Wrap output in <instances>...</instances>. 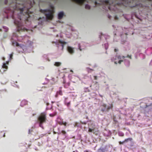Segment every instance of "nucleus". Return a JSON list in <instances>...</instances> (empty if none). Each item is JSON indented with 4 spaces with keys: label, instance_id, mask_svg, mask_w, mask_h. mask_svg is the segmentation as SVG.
Masks as SVG:
<instances>
[{
    "label": "nucleus",
    "instance_id": "nucleus-1",
    "mask_svg": "<svg viewBox=\"0 0 152 152\" xmlns=\"http://www.w3.org/2000/svg\"><path fill=\"white\" fill-rule=\"evenodd\" d=\"M40 12L45 14L47 20H51L53 17V10L51 9H40Z\"/></svg>",
    "mask_w": 152,
    "mask_h": 152
},
{
    "label": "nucleus",
    "instance_id": "nucleus-2",
    "mask_svg": "<svg viewBox=\"0 0 152 152\" xmlns=\"http://www.w3.org/2000/svg\"><path fill=\"white\" fill-rule=\"evenodd\" d=\"M25 7H24L19 9L20 11V14L23 16L22 18H24L25 20L28 21V18L30 17L29 14L31 13L29 11V9L28 8L25 12Z\"/></svg>",
    "mask_w": 152,
    "mask_h": 152
},
{
    "label": "nucleus",
    "instance_id": "nucleus-3",
    "mask_svg": "<svg viewBox=\"0 0 152 152\" xmlns=\"http://www.w3.org/2000/svg\"><path fill=\"white\" fill-rule=\"evenodd\" d=\"M88 132H93L96 135H98L99 133L98 128L96 127L95 124H90L88 126Z\"/></svg>",
    "mask_w": 152,
    "mask_h": 152
},
{
    "label": "nucleus",
    "instance_id": "nucleus-4",
    "mask_svg": "<svg viewBox=\"0 0 152 152\" xmlns=\"http://www.w3.org/2000/svg\"><path fill=\"white\" fill-rule=\"evenodd\" d=\"M46 120V113L45 112L41 113L38 118V120L39 124L45 123Z\"/></svg>",
    "mask_w": 152,
    "mask_h": 152
},
{
    "label": "nucleus",
    "instance_id": "nucleus-5",
    "mask_svg": "<svg viewBox=\"0 0 152 152\" xmlns=\"http://www.w3.org/2000/svg\"><path fill=\"white\" fill-rule=\"evenodd\" d=\"M18 18L19 19V21L17 20H15L14 22L15 24L16 25L17 27H20L22 25L21 21L22 19L19 16L18 17Z\"/></svg>",
    "mask_w": 152,
    "mask_h": 152
},
{
    "label": "nucleus",
    "instance_id": "nucleus-6",
    "mask_svg": "<svg viewBox=\"0 0 152 152\" xmlns=\"http://www.w3.org/2000/svg\"><path fill=\"white\" fill-rule=\"evenodd\" d=\"M104 3L105 4L106 6L107 7V8L105 9L104 8H103L105 10L109 9L110 10H111V7L110 4L109 3V0H105L104 1Z\"/></svg>",
    "mask_w": 152,
    "mask_h": 152
},
{
    "label": "nucleus",
    "instance_id": "nucleus-7",
    "mask_svg": "<svg viewBox=\"0 0 152 152\" xmlns=\"http://www.w3.org/2000/svg\"><path fill=\"white\" fill-rule=\"evenodd\" d=\"M12 45L13 46H16L17 47H19L20 48L23 49L24 46L23 45L19 44L18 43L15 41L12 42Z\"/></svg>",
    "mask_w": 152,
    "mask_h": 152
},
{
    "label": "nucleus",
    "instance_id": "nucleus-8",
    "mask_svg": "<svg viewBox=\"0 0 152 152\" xmlns=\"http://www.w3.org/2000/svg\"><path fill=\"white\" fill-rule=\"evenodd\" d=\"M67 50L69 53L72 54L74 53V48H72L70 46H68L67 47Z\"/></svg>",
    "mask_w": 152,
    "mask_h": 152
},
{
    "label": "nucleus",
    "instance_id": "nucleus-9",
    "mask_svg": "<svg viewBox=\"0 0 152 152\" xmlns=\"http://www.w3.org/2000/svg\"><path fill=\"white\" fill-rule=\"evenodd\" d=\"M73 1L80 5H82L86 0H72Z\"/></svg>",
    "mask_w": 152,
    "mask_h": 152
},
{
    "label": "nucleus",
    "instance_id": "nucleus-10",
    "mask_svg": "<svg viewBox=\"0 0 152 152\" xmlns=\"http://www.w3.org/2000/svg\"><path fill=\"white\" fill-rule=\"evenodd\" d=\"M101 110L102 112L107 110V106L105 104H103L101 106Z\"/></svg>",
    "mask_w": 152,
    "mask_h": 152
},
{
    "label": "nucleus",
    "instance_id": "nucleus-11",
    "mask_svg": "<svg viewBox=\"0 0 152 152\" xmlns=\"http://www.w3.org/2000/svg\"><path fill=\"white\" fill-rule=\"evenodd\" d=\"M64 15V12H60L58 14V19H61Z\"/></svg>",
    "mask_w": 152,
    "mask_h": 152
},
{
    "label": "nucleus",
    "instance_id": "nucleus-12",
    "mask_svg": "<svg viewBox=\"0 0 152 152\" xmlns=\"http://www.w3.org/2000/svg\"><path fill=\"white\" fill-rule=\"evenodd\" d=\"M8 63L9 61H8L6 62V64L5 63H3L2 66V67L4 68H5V69H7L8 68V66L6 65V64H8Z\"/></svg>",
    "mask_w": 152,
    "mask_h": 152
},
{
    "label": "nucleus",
    "instance_id": "nucleus-13",
    "mask_svg": "<svg viewBox=\"0 0 152 152\" xmlns=\"http://www.w3.org/2000/svg\"><path fill=\"white\" fill-rule=\"evenodd\" d=\"M105 149L104 148H100L98 150V152H105Z\"/></svg>",
    "mask_w": 152,
    "mask_h": 152
},
{
    "label": "nucleus",
    "instance_id": "nucleus-14",
    "mask_svg": "<svg viewBox=\"0 0 152 152\" xmlns=\"http://www.w3.org/2000/svg\"><path fill=\"white\" fill-rule=\"evenodd\" d=\"M61 64V63L60 62H55L54 64V65L56 66H59Z\"/></svg>",
    "mask_w": 152,
    "mask_h": 152
},
{
    "label": "nucleus",
    "instance_id": "nucleus-15",
    "mask_svg": "<svg viewBox=\"0 0 152 152\" xmlns=\"http://www.w3.org/2000/svg\"><path fill=\"white\" fill-rule=\"evenodd\" d=\"M132 140V138H129L127 139H125L124 141L125 142H127L129 141H131Z\"/></svg>",
    "mask_w": 152,
    "mask_h": 152
},
{
    "label": "nucleus",
    "instance_id": "nucleus-16",
    "mask_svg": "<svg viewBox=\"0 0 152 152\" xmlns=\"http://www.w3.org/2000/svg\"><path fill=\"white\" fill-rule=\"evenodd\" d=\"M117 58L118 59H124L125 58V57L124 56L121 57L120 55H118L117 56Z\"/></svg>",
    "mask_w": 152,
    "mask_h": 152
},
{
    "label": "nucleus",
    "instance_id": "nucleus-17",
    "mask_svg": "<svg viewBox=\"0 0 152 152\" xmlns=\"http://www.w3.org/2000/svg\"><path fill=\"white\" fill-rule=\"evenodd\" d=\"M113 107V105L111 104L110 106H108L107 107V110L108 111L110 109H112Z\"/></svg>",
    "mask_w": 152,
    "mask_h": 152
},
{
    "label": "nucleus",
    "instance_id": "nucleus-18",
    "mask_svg": "<svg viewBox=\"0 0 152 152\" xmlns=\"http://www.w3.org/2000/svg\"><path fill=\"white\" fill-rule=\"evenodd\" d=\"M57 95H62V91L61 90H59V91H58L57 93Z\"/></svg>",
    "mask_w": 152,
    "mask_h": 152
},
{
    "label": "nucleus",
    "instance_id": "nucleus-19",
    "mask_svg": "<svg viewBox=\"0 0 152 152\" xmlns=\"http://www.w3.org/2000/svg\"><path fill=\"white\" fill-rule=\"evenodd\" d=\"M56 113H54L52 114H50L49 115L50 117H53L56 115Z\"/></svg>",
    "mask_w": 152,
    "mask_h": 152
},
{
    "label": "nucleus",
    "instance_id": "nucleus-20",
    "mask_svg": "<svg viewBox=\"0 0 152 152\" xmlns=\"http://www.w3.org/2000/svg\"><path fill=\"white\" fill-rule=\"evenodd\" d=\"M85 8L89 10L90 9V7L89 5L87 4L85 6Z\"/></svg>",
    "mask_w": 152,
    "mask_h": 152
},
{
    "label": "nucleus",
    "instance_id": "nucleus-21",
    "mask_svg": "<svg viewBox=\"0 0 152 152\" xmlns=\"http://www.w3.org/2000/svg\"><path fill=\"white\" fill-rule=\"evenodd\" d=\"M13 53H12L10 55V58L11 59L12 58V56H13Z\"/></svg>",
    "mask_w": 152,
    "mask_h": 152
},
{
    "label": "nucleus",
    "instance_id": "nucleus-22",
    "mask_svg": "<svg viewBox=\"0 0 152 152\" xmlns=\"http://www.w3.org/2000/svg\"><path fill=\"white\" fill-rule=\"evenodd\" d=\"M125 142H124V141H123V142H121V141H120L119 142V144L120 145H121V144H124V143Z\"/></svg>",
    "mask_w": 152,
    "mask_h": 152
},
{
    "label": "nucleus",
    "instance_id": "nucleus-23",
    "mask_svg": "<svg viewBox=\"0 0 152 152\" xmlns=\"http://www.w3.org/2000/svg\"><path fill=\"white\" fill-rule=\"evenodd\" d=\"M119 135L121 136H124V134L123 133H119Z\"/></svg>",
    "mask_w": 152,
    "mask_h": 152
},
{
    "label": "nucleus",
    "instance_id": "nucleus-24",
    "mask_svg": "<svg viewBox=\"0 0 152 152\" xmlns=\"http://www.w3.org/2000/svg\"><path fill=\"white\" fill-rule=\"evenodd\" d=\"M125 57V58H126V57H128V58H130V59H131V58H132L131 56H129V55H127V56H126V57Z\"/></svg>",
    "mask_w": 152,
    "mask_h": 152
},
{
    "label": "nucleus",
    "instance_id": "nucleus-25",
    "mask_svg": "<svg viewBox=\"0 0 152 152\" xmlns=\"http://www.w3.org/2000/svg\"><path fill=\"white\" fill-rule=\"evenodd\" d=\"M123 60H119L118 62V63L119 64H121V62H123Z\"/></svg>",
    "mask_w": 152,
    "mask_h": 152
},
{
    "label": "nucleus",
    "instance_id": "nucleus-26",
    "mask_svg": "<svg viewBox=\"0 0 152 152\" xmlns=\"http://www.w3.org/2000/svg\"><path fill=\"white\" fill-rule=\"evenodd\" d=\"M32 130H31V129H29V131H28V133L30 134L31 133V132H32Z\"/></svg>",
    "mask_w": 152,
    "mask_h": 152
},
{
    "label": "nucleus",
    "instance_id": "nucleus-27",
    "mask_svg": "<svg viewBox=\"0 0 152 152\" xmlns=\"http://www.w3.org/2000/svg\"><path fill=\"white\" fill-rule=\"evenodd\" d=\"M4 28L6 29L5 30V32H7L8 31V28L6 27Z\"/></svg>",
    "mask_w": 152,
    "mask_h": 152
},
{
    "label": "nucleus",
    "instance_id": "nucleus-28",
    "mask_svg": "<svg viewBox=\"0 0 152 152\" xmlns=\"http://www.w3.org/2000/svg\"><path fill=\"white\" fill-rule=\"evenodd\" d=\"M60 42L61 43L64 44H66V43L64 42Z\"/></svg>",
    "mask_w": 152,
    "mask_h": 152
},
{
    "label": "nucleus",
    "instance_id": "nucleus-29",
    "mask_svg": "<svg viewBox=\"0 0 152 152\" xmlns=\"http://www.w3.org/2000/svg\"><path fill=\"white\" fill-rule=\"evenodd\" d=\"M137 4H136V5H135V6L131 7L133 8L134 7H137Z\"/></svg>",
    "mask_w": 152,
    "mask_h": 152
},
{
    "label": "nucleus",
    "instance_id": "nucleus-30",
    "mask_svg": "<svg viewBox=\"0 0 152 152\" xmlns=\"http://www.w3.org/2000/svg\"><path fill=\"white\" fill-rule=\"evenodd\" d=\"M94 79L95 80H96L97 79V76H94Z\"/></svg>",
    "mask_w": 152,
    "mask_h": 152
},
{
    "label": "nucleus",
    "instance_id": "nucleus-31",
    "mask_svg": "<svg viewBox=\"0 0 152 152\" xmlns=\"http://www.w3.org/2000/svg\"><path fill=\"white\" fill-rule=\"evenodd\" d=\"M114 18H115V20H118V18L117 16H115V17Z\"/></svg>",
    "mask_w": 152,
    "mask_h": 152
},
{
    "label": "nucleus",
    "instance_id": "nucleus-32",
    "mask_svg": "<svg viewBox=\"0 0 152 152\" xmlns=\"http://www.w3.org/2000/svg\"><path fill=\"white\" fill-rule=\"evenodd\" d=\"M70 104V102H68V103H67V105L68 106H69V105Z\"/></svg>",
    "mask_w": 152,
    "mask_h": 152
},
{
    "label": "nucleus",
    "instance_id": "nucleus-33",
    "mask_svg": "<svg viewBox=\"0 0 152 152\" xmlns=\"http://www.w3.org/2000/svg\"><path fill=\"white\" fill-rule=\"evenodd\" d=\"M62 133L64 134H65L66 133V132L64 131H62Z\"/></svg>",
    "mask_w": 152,
    "mask_h": 152
},
{
    "label": "nucleus",
    "instance_id": "nucleus-34",
    "mask_svg": "<svg viewBox=\"0 0 152 152\" xmlns=\"http://www.w3.org/2000/svg\"><path fill=\"white\" fill-rule=\"evenodd\" d=\"M95 4L96 5H97L98 4H98L96 1L95 2Z\"/></svg>",
    "mask_w": 152,
    "mask_h": 152
},
{
    "label": "nucleus",
    "instance_id": "nucleus-35",
    "mask_svg": "<svg viewBox=\"0 0 152 152\" xmlns=\"http://www.w3.org/2000/svg\"><path fill=\"white\" fill-rule=\"evenodd\" d=\"M42 124H39V126L43 128V127L42 126Z\"/></svg>",
    "mask_w": 152,
    "mask_h": 152
},
{
    "label": "nucleus",
    "instance_id": "nucleus-36",
    "mask_svg": "<svg viewBox=\"0 0 152 152\" xmlns=\"http://www.w3.org/2000/svg\"><path fill=\"white\" fill-rule=\"evenodd\" d=\"M117 50H117V49H114V51H115V52H117Z\"/></svg>",
    "mask_w": 152,
    "mask_h": 152
},
{
    "label": "nucleus",
    "instance_id": "nucleus-37",
    "mask_svg": "<svg viewBox=\"0 0 152 152\" xmlns=\"http://www.w3.org/2000/svg\"><path fill=\"white\" fill-rule=\"evenodd\" d=\"M12 18L14 20V14H13V16H12Z\"/></svg>",
    "mask_w": 152,
    "mask_h": 152
},
{
    "label": "nucleus",
    "instance_id": "nucleus-38",
    "mask_svg": "<svg viewBox=\"0 0 152 152\" xmlns=\"http://www.w3.org/2000/svg\"><path fill=\"white\" fill-rule=\"evenodd\" d=\"M111 17V16L109 15V16H108V18H109V19H110Z\"/></svg>",
    "mask_w": 152,
    "mask_h": 152
},
{
    "label": "nucleus",
    "instance_id": "nucleus-39",
    "mask_svg": "<svg viewBox=\"0 0 152 152\" xmlns=\"http://www.w3.org/2000/svg\"><path fill=\"white\" fill-rule=\"evenodd\" d=\"M2 59L3 60H5V58L4 57H3L2 58Z\"/></svg>",
    "mask_w": 152,
    "mask_h": 152
},
{
    "label": "nucleus",
    "instance_id": "nucleus-40",
    "mask_svg": "<svg viewBox=\"0 0 152 152\" xmlns=\"http://www.w3.org/2000/svg\"><path fill=\"white\" fill-rule=\"evenodd\" d=\"M114 63H115V64H117V62H116V61H115V62H114Z\"/></svg>",
    "mask_w": 152,
    "mask_h": 152
},
{
    "label": "nucleus",
    "instance_id": "nucleus-41",
    "mask_svg": "<svg viewBox=\"0 0 152 152\" xmlns=\"http://www.w3.org/2000/svg\"><path fill=\"white\" fill-rule=\"evenodd\" d=\"M59 124H66V123H59Z\"/></svg>",
    "mask_w": 152,
    "mask_h": 152
},
{
    "label": "nucleus",
    "instance_id": "nucleus-42",
    "mask_svg": "<svg viewBox=\"0 0 152 152\" xmlns=\"http://www.w3.org/2000/svg\"><path fill=\"white\" fill-rule=\"evenodd\" d=\"M36 115V114H33L32 115V116H34V115Z\"/></svg>",
    "mask_w": 152,
    "mask_h": 152
},
{
    "label": "nucleus",
    "instance_id": "nucleus-43",
    "mask_svg": "<svg viewBox=\"0 0 152 152\" xmlns=\"http://www.w3.org/2000/svg\"><path fill=\"white\" fill-rule=\"evenodd\" d=\"M67 98H66L65 99V100H66Z\"/></svg>",
    "mask_w": 152,
    "mask_h": 152
},
{
    "label": "nucleus",
    "instance_id": "nucleus-44",
    "mask_svg": "<svg viewBox=\"0 0 152 152\" xmlns=\"http://www.w3.org/2000/svg\"><path fill=\"white\" fill-rule=\"evenodd\" d=\"M5 136V135L4 134V137Z\"/></svg>",
    "mask_w": 152,
    "mask_h": 152
},
{
    "label": "nucleus",
    "instance_id": "nucleus-45",
    "mask_svg": "<svg viewBox=\"0 0 152 152\" xmlns=\"http://www.w3.org/2000/svg\"><path fill=\"white\" fill-rule=\"evenodd\" d=\"M64 124L65 125V126H66V124Z\"/></svg>",
    "mask_w": 152,
    "mask_h": 152
},
{
    "label": "nucleus",
    "instance_id": "nucleus-46",
    "mask_svg": "<svg viewBox=\"0 0 152 152\" xmlns=\"http://www.w3.org/2000/svg\"><path fill=\"white\" fill-rule=\"evenodd\" d=\"M1 31V29H0V31Z\"/></svg>",
    "mask_w": 152,
    "mask_h": 152
}]
</instances>
